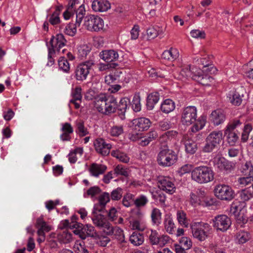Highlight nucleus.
Instances as JSON below:
<instances>
[{
  "mask_svg": "<svg viewBox=\"0 0 253 253\" xmlns=\"http://www.w3.org/2000/svg\"><path fill=\"white\" fill-rule=\"evenodd\" d=\"M99 56L104 61L110 63L117 60L119 55L118 52L114 50H106L101 51Z\"/></svg>",
  "mask_w": 253,
  "mask_h": 253,
  "instance_id": "nucleus-15",
  "label": "nucleus"
},
{
  "mask_svg": "<svg viewBox=\"0 0 253 253\" xmlns=\"http://www.w3.org/2000/svg\"><path fill=\"white\" fill-rule=\"evenodd\" d=\"M179 246L186 249V250L190 249L192 246V242L191 240L187 237H183L179 240Z\"/></svg>",
  "mask_w": 253,
  "mask_h": 253,
  "instance_id": "nucleus-43",
  "label": "nucleus"
},
{
  "mask_svg": "<svg viewBox=\"0 0 253 253\" xmlns=\"http://www.w3.org/2000/svg\"><path fill=\"white\" fill-rule=\"evenodd\" d=\"M107 169V167L103 164L92 163L90 165L88 171L93 176L97 177L103 174Z\"/></svg>",
  "mask_w": 253,
  "mask_h": 253,
  "instance_id": "nucleus-17",
  "label": "nucleus"
},
{
  "mask_svg": "<svg viewBox=\"0 0 253 253\" xmlns=\"http://www.w3.org/2000/svg\"><path fill=\"white\" fill-rule=\"evenodd\" d=\"M81 230L80 238L83 240H85L88 237H94L97 235L94 227L91 225L86 224Z\"/></svg>",
  "mask_w": 253,
  "mask_h": 253,
  "instance_id": "nucleus-20",
  "label": "nucleus"
},
{
  "mask_svg": "<svg viewBox=\"0 0 253 253\" xmlns=\"http://www.w3.org/2000/svg\"><path fill=\"white\" fill-rule=\"evenodd\" d=\"M147 234L150 243L152 245H157L160 236L157 232L150 230L147 231Z\"/></svg>",
  "mask_w": 253,
  "mask_h": 253,
  "instance_id": "nucleus-46",
  "label": "nucleus"
},
{
  "mask_svg": "<svg viewBox=\"0 0 253 253\" xmlns=\"http://www.w3.org/2000/svg\"><path fill=\"white\" fill-rule=\"evenodd\" d=\"M134 128L138 131H144L148 129L151 125L150 121L146 118H139L133 120Z\"/></svg>",
  "mask_w": 253,
  "mask_h": 253,
  "instance_id": "nucleus-14",
  "label": "nucleus"
},
{
  "mask_svg": "<svg viewBox=\"0 0 253 253\" xmlns=\"http://www.w3.org/2000/svg\"><path fill=\"white\" fill-rule=\"evenodd\" d=\"M191 36L196 39H204L206 37V33L204 31L199 30H193L190 32Z\"/></svg>",
  "mask_w": 253,
  "mask_h": 253,
  "instance_id": "nucleus-57",
  "label": "nucleus"
},
{
  "mask_svg": "<svg viewBox=\"0 0 253 253\" xmlns=\"http://www.w3.org/2000/svg\"><path fill=\"white\" fill-rule=\"evenodd\" d=\"M181 122L183 125H193L191 128L193 132L202 129L206 122V117L201 116L197 119V110L194 106H188L183 109L181 115Z\"/></svg>",
  "mask_w": 253,
  "mask_h": 253,
  "instance_id": "nucleus-1",
  "label": "nucleus"
},
{
  "mask_svg": "<svg viewBox=\"0 0 253 253\" xmlns=\"http://www.w3.org/2000/svg\"><path fill=\"white\" fill-rule=\"evenodd\" d=\"M178 222L182 226L187 227L189 224L188 220L186 217V213L183 211H178L176 213Z\"/></svg>",
  "mask_w": 253,
  "mask_h": 253,
  "instance_id": "nucleus-32",
  "label": "nucleus"
},
{
  "mask_svg": "<svg viewBox=\"0 0 253 253\" xmlns=\"http://www.w3.org/2000/svg\"><path fill=\"white\" fill-rule=\"evenodd\" d=\"M177 160V156L172 150L168 148L166 145L161 148L158 155V164L162 166L169 167L173 165Z\"/></svg>",
  "mask_w": 253,
  "mask_h": 253,
  "instance_id": "nucleus-3",
  "label": "nucleus"
},
{
  "mask_svg": "<svg viewBox=\"0 0 253 253\" xmlns=\"http://www.w3.org/2000/svg\"><path fill=\"white\" fill-rule=\"evenodd\" d=\"M94 146L97 153L102 156H107L110 152L112 146L109 143H107L105 140L98 138L94 141Z\"/></svg>",
  "mask_w": 253,
  "mask_h": 253,
  "instance_id": "nucleus-11",
  "label": "nucleus"
},
{
  "mask_svg": "<svg viewBox=\"0 0 253 253\" xmlns=\"http://www.w3.org/2000/svg\"><path fill=\"white\" fill-rule=\"evenodd\" d=\"M76 249V252L77 253H89L88 250L85 246V242L84 241L77 244Z\"/></svg>",
  "mask_w": 253,
  "mask_h": 253,
  "instance_id": "nucleus-64",
  "label": "nucleus"
},
{
  "mask_svg": "<svg viewBox=\"0 0 253 253\" xmlns=\"http://www.w3.org/2000/svg\"><path fill=\"white\" fill-rule=\"evenodd\" d=\"M175 108L174 102L171 99H166L161 104V109L163 112L168 114Z\"/></svg>",
  "mask_w": 253,
  "mask_h": 253,
  "instance_id": "nucleus-26",
  "label": "nucleus"
},
{
  "mask_svg": "<svg viewBox=\"0 0 253 253\" xmlns=\"http://www.w3.org/2000/svg\"><path fill=\"white\" fill-rule=\"evenodd\" d=\"M215 196L221 200L230 201L234 197V192L232 188L228 185L219 184L216 185L214 189Z\"/></svg>",
  "mask_w": 253,
  "mask_h": 253,
  "instance_id": "nucleus-7",
  "label": "nucleus"
},
{
  "mask_svg": "<svg viewBox=\"0 0 253 253\" xmlns=\"http://www.w3.org/2000/svg\"><path fill=\"white\" fill-rule=\"evenodd\" d=\"M105 108L107 110L104 112V114L108 115L112 113H114L117 109V100L115 98L112 96H108Z\"/></svg>",
  "mask_w": 253,
  "mask_h": 253,
  "instance_id": "nucleus-22",
  "label": "nucleus"
},
{
  "mask_svg": "<svg viewBox=\"0 0 253 253\" xmlns=\"http://www.w3.org/2000/svg\"><path fill=\"white\" fill-rule=\"evenodd\" d=\"M185 147L186 151L191 154L195 153L197 149V144L191 140H187L185 141Z\"/></svg>",
  "mask_w": 253,
  "mask_h": 253,
  "instance_id": "nucleus-35",
  "label": "nucleus"
},
{
  "mask_svg": "<svg viewBox=\"0 0 253 253\" xmlns=\"http://www.w3.org/2000/svg\"><path fill=\"white\" fill-rule=\"evenodd\" d=\"M213 227L217 232H224L231 225V219L225 214L218 215L212 219Z\"/></svg>",
  "mask_w": 253,
  "mask_h": 253,
  "instance_id": "nucleus-8",
  "label": "nucleus"
},
{
  "mask_svg": "<svg viewBox=\"0 0 253 253\" xmlns=\"http://www.w3.org/2000/svg\"><path fill=\"white\" fill-rule=\"evenodd\" d=\"M129 241L133 245L138 246L143 244L144 237L142 234L138 232H134L129 237Z\"/></svg>",
  "mask_w": 253,
  "mask_h": 253,
  "instance_id": "nucleus-25",
  "label": "nucleus"
},
{
  "mask_svg": "<svg viewBox=\"0 0 253 253\" xmlns=\"http://www.w3.org/2000/svg\"><path fill=\"white\" fill-rule=\"evenodd\" d=\"M110 7V4L107 0H94L92 8L95 11H106Z\"/></svg>",
  "mask_w": 253,
  "mask_h": 253,
  "instance_id": "nucleus-19",
  "label": "nucleus"
},
{
  "mask_svg": "<svg viewBox=\"0 0 253 253\" xmlns=\"http://www.w3.org/2000/svg\"><path fill=\"white\" fill-rule=\"evenodd\" d=\"M114 174L121 175L125 177L128 176V172L126 168L121 165H118L114 169Z\"/></svg>",
  "mask_w": 253,
  "mask_h": 253,
  "instance_id": "nucleus-50",
  "label": "nucleus"
},
{
  "mask_svg": "<svg viewBox=\"0 0 253 253\" xmlns=\"http://www.w3.org/2000/svg\"><path fill=\"white\" fill-rule=\"evenodd\" d=\"M122 203L126 207H129L134 204V196L131 193L126 194L123 197Z\"/></svg>",
  "mask_w": 253,
  "mask_h": 253,
  "instance_id": "nucleus-37",
  "label": "nucleus"
},
{
  "mask_svg": "<svg viewBox=\"0 0 253 253\" xmlns=\"http://www.w3.org/2000/svg\"><path fill=\"white\" fill-rule=\"evenodd\" d=\"M159 100V94L158 92H153L150 94L147 97V107L149 110H152L154 105Z\"/></svg>",
  "mask_w": 253,
  "mask_h": 253,
  "instance_id": "nucleus-24",
  "label": "nucleus"
},
{
  "mask_svg": "<svg viewBox=\"0 0 253 253\" xmlns=\"http://www.w3.org/2000/svg\"><path fill=\"white\" fill-rule=\"evenodd\" d=\"M57 240L61 244H68L72 240V234L66 230L63 231L58 234Z\"/></svg>",
  "mask_w": 253,
  "mask_h": 253,
  "instance_id": "nucleus-27",
  "label": "nucleus"
},
{
  "mask_svg": "<svg viewBox=\"0 0 253 253\" xmlns=\"http://www.w3.org/2000/svg\"><path fill=\"white\" fill-rule=\"evenodd\" d=\"M85 9L83 4H81L78 9L76 11V22L78 26L81 24V23L83 20L85 14Z\"/></svg>",
  "mask_w": 253,
  "mask_h": 253,
  "instance_id": "nucleus-40",
  "label": "nucleus"
},
{
  "mask_svg": "<svg viewBox=\"0 0 253 253\" xmlns=\"http://www.w3.org/2000/svg\"><path fill=\"white\" fill-rule=\"evenodd\" d=\"M94 64L92 60H88L78 65L74 72L75 79L81 82L85 80Z\"/></svg>",
  "mask_w": 253,
  "mask_h": 253,
  "instance_id": "nucleus-6",
  "label": "nucleus"
},
{
  "mask_svg": "<svg viewBox=\"0 0 253 253\" xmlns=\"http://www.w3.org/2000/svg\"><path fill=\"white\" fill-rule=\"evenodd\" d=\"M210 249L212 253H225V250L220 248L216 243H212L210 245Z\"/></svg>",
  "mask_w": 253,
  "mask_h": 253,
  "instance_id": "nucleus-60",
  "label": "nucleus"
},
{
  "mask_svg": "<svg viewBox=\"0 0 253 253\" xmlns=\"http://www.w3.org/2000/svg\"><path fill=\"white\" fill-rule=\"evenodd\" d=\"M252 129V127L251 125L247 124L245 126L241 137V139L243 142H246L248 139L249 134Z\"/></svg>",
  "mask_w": 253,
  "mask_h": 253,
  "instance_id": "nucleus-53",
  "label": "nucleus"
},
{
  "mask_svg": "<svg viewBox=\"0 0 253 253\" xmlns=\"http://www.w3.org/2000/svg\"><path fill=\"white\" fill-rule=\"evenodd\" d=\"M111 155L123 163H127L129 161V158L126 154L121 152L118 150L112 151Z\"/></svg>",
  "mask_w": 253,
  "mask_h": 253,
  "instance_id": "nucleus-30",
  "label": "nucleus"
},
{
  "mask_svg": "<svg viewBox=\"0 0 253 253\" xmlns=\"http://www.w3.org/2000/svg\"><path fill=\"white\" fill-rule=\"evenodd\" d=\"M189 202L193 207H197L201 204V199L199 196L194 193H191L190 195Z\"/></svg>",
  "mask_w": 253,
  "mask_h": 253,
  "instance_id": "nucleus-48",
  "label": "nucleus"
},
{
  "mask_svg": "<svg viewBox=\"0 0 253 253\" xmlns=\"http://www.w3.org/2000/svg\"><path fill=\"white\" fill-rule=\"evenodd\" d=\"M206 139L217 148L222 140V133L220 131H213L208 136Z\"/></svg>",
  "mask_w": 253,
  "mask_h": 253,
  "instance_id": "nucleus-21",
  "label": "nucleus"
},
{
  "mask_svg": "<svg viewBox=\"0 0 253 253\" xmlns=\"http://www.w3.org/2000/svg\"><path fill=\"white\" fill-rule=\"evenodd\" d=\"M148 40H150L155 39L158 36V32L154 27L149 28L147 30Z\"/></svg>",
  "mask_w": 253,
  "mask_h": 253,
  "instance_id": "nucleus-63",
  "label": "nucleus"
},
{
  "mask_svg": "<svg viewBox=\"0 0 253 253\" xmlns=\"http://www.w3.org/2000/svg\"><path fill=\"white\" fill-rule=\"evenodd\" d=\"M242 124V123L239 119H235L231 121H230L228 125L227 126L225 130H229L234 131V129L236 128L238 126H240Z\"/></svg>",
  "mask_w": 253,
  "mask_h": 253,
  "instance_id": "nucleus-55",
  "label": "nucleus"
},
{
  "mask_svg": "<svg viewBox=\"0 0 253 253\" xmlns=\"http://www.w3.org/2000/svg\"><path fill=\"white\" fill-rule=\"evenodd\" d=\"M246 177H240L238 179L239 183L242 186H249L252 187L253 183V175H247Z\"/></svg>",
  "mask_w": 253,
  "mask_h": 253,
  "instance_id": "nucleus-38",
  "label": "nucleus"
},
{
  "mask_svg": "<svg viewBox=\"0 0 253 253\" xmlns=\"http://www.w3.org/2000/svg\"><path fill=\"white\" fill-rule=\"evenodd\" d=\"M182 76L190 77L193 80H195L204 85H209L212 81V78L210 76L203 74V72L200 70L195 72L192 71L190 68H185L181 71Z\"/></svg>",
  "mask_w": 253,
  "mask_h": 253,
  "instance_id": "nucleus-4",
  "label": "nucleus"
},
{
  "mask_svg": "<svg viewBox=\"0 0 253 253\" xmlns=\"http://www.w3.org/2000/svg\"><path fill=\"white\" fill-rule=\"evenodd\" d=\"M67 42L64 36L61 34H57L55 36H52L49 42H46L48 50H49V54L55 53V51L59 52Z\"/></svg>",
  "mask_w": 253,
  "mask_h": 253,
  "instance_id": "nucleus-9",
  "label": "nucleus"
},
{
  "mask_svg": "<svg viewBox=\"0 0 253 253\" xmlns=\"http://www.w3.org/2000/svg\"><path fill=\"white\" fill-rule=\"evenodd\" d=\"M235 216L237 224L240 225L241 227H243L248 222V217L243 211L239 212Z\"/></svg>",
  "mask_w": 253,
  "mask_h": 253,
  "instance_id": "nucleus-49",
  "label": "nucleus"
},
{
  "mask_svg": "<svg viewBox=\"0 0 253 253\" xmlns=\"http://www.w3.org/2000/svg\"><path fill=\"white\" fill-rule=\"evenodd\" d=\"M77 129L79 134L81 136H84L88 134V132L83 122H79L77 123Z\"/></svg>",
  "mask_w": 253,
  "mask_h": 253,
  "instance_id": "nucleus-56",
  "label": "nucleus"
},
{
  "mask_svg": "<svg viewBox=\"0 0 253 253\" xmlns=\"http://www.w3.org/2000/svg\"><path fill=\"white\" fill-rule=\"evenodd\" d=\"M129 102V99L125 97L121 99L118 105L117 104V108L121 112L120 114H125Z\"/></svg>",
  "mask_w": 253,
  "mask_h": 253,
  "instance_id": "nucleus-36",
  "label": "nucleus"
},
{
  "mask_svg": "<svg viewBox=\"0 0 253 253\" xmlns=\"http://www.w3.org/2000/svg\"><path fill=\"white\" fill-rule=\"evenodd\" d=\"M148 202L147 198L144 196H141L136 199H134V204L137 207H143Z\"/></svg>",
  "mask_w": 253,
  "mask_h": 253,
  "instance_id": "nucleus-61",
  "label": "nucleus"
},
{
  "mask_svg": "<svg viewBox=\"0 0 253 253\" xmlns=\"http://www.w3.org/2000/svg\"><path fill=\"white\" fill-rule=\"evenodd\" d=\"M227 97L229 98V102L235 106H239L242 101L241 95L236 91L230 92Z\"/></svg>",
  "mask_w": 253,
  "mask_h": 253,
  "instance_id": "nucleus-28",
  "label": "nucleus"
},
{
  "mask_svg": "<svg viewBox=\"0 0 253 253\" xmlns=\"http://www.w3.org/2000/svg\"><path fill=\"white\" fill-rule=\"evenodd\" d=\"M132 107L135 112L141 110L140 96L139 94H134L132 101Z\"/></svg>",
  "mask_w": 253,
  "mask_h": 253,
  "instance_id": "nucleus-45",
  "label": "nucleus"
},
{
  "mask_svg": "<svg viewBox=\"0 0 253 253\" xmlns=\"http://www.w3.org/2000/svg\"><path fill=\"white\" fill-rule=\"evenodd\" d=\"M101 210L95 206L92 212L91 217L93 224L99 228H102V226L108 221L103 215L98 213Z\"/></svg>",
  "mask_w": 253,
  "mask_h": 253,
  "instance_id": "nucleus-13",
  "label": "nucleus"
},
{
  "mask_svg": "<svg viewBox=\"0 0 253 253\" xmlns=\"http://www.w3.org/2000/svg\"><path fill=\"white\" fill-rule=\"evenodd\" d=\"M210 119L214 125L218 126L225 121V115L222 110L217 109L212 111L210 116Z\"/></svg>",
  "mask_w": 253,
  "mask_h": 253,
  "instance_id": "nucleus-18",
  "label": "nucleus"
},
{
  "mask_svg": "<svg viewBox=\"0 0 253 253\" xmlns=\"http://www.w3.org/2000/svg\"><path fill=\"white\" fill-rule=\"evenodd\" d=\"M114 227H113L111 224L108 222V221L102 226V228L101 229H103L104 232L107 235H113V230L114 229Z\"/></svg>",
  "mask_w": 253,
  "mask_h": 253,
  "instance_id": "nucleus-59",
  "label": "nucleus"
},
{
  "mask_svg": "<svg viewBox=\"0 0 253 253\" xmlns=\"http://www.w3.org/2000/svg\"><path fill=\"white\" fill-rule=\"evenodd\" d=\"M241 171L245 175H253V167L250 162L242 165Z\"/></svg>",
  "mask_w": 253,
  "mask_h": 253,
  "instance_id": "nucleus-41",
  "label": "nucleus"
},
{
  "mask_svg": "<svg viewBox=\"0 0 253 253\" xmlns=\"http://www.w3.org/2000/svg\"><path fill=\"white\" fill-rule=\"evenodd\" d=\"M119 66L117 63H109L107 64L100 63L97 65L99 71H106L110 69L116 68Z\"/></svg>",
  "mask_w": 253,
  "mask_h": 253,
  "instance_id": "nucleus-44",
  "label": "nucleus"
},
{
  "mask_svg": "<svg viewBox=\"0 0 253 253\" xmlns=\"http://www.w3.org/2000/svg\"><path fill=\"white\" fill-rule=\"evenodd\" d=\"M224 162H225V158L221 157H215L213 160L214 166L221 171H223Z\"/></svg>",
  "mask_w": 253,
  "mask_h": 253,
  "instance_id": "nucleus-58",
  "label": "nucleus"
},
{
  "mask_svg": "<svg viewBox=\"0 0 253 253\" xmlns=\"http://www.w3.org/2000/svg\"><path fill=\"white\" fill-rule=\"evenodd\" d=\"M77 26L78 25L77 24V22H76V24L73 23H69L65 28V33L69 36H74L77 32Z\"/></svg>",
  "mask_w": 253,
  "mask_h": 253,
  "instance_id": "nucleus-51",
  "label": "nucleus"
},
{
  "mask_svg": "<svg viewBox=\"0 0 253 253\" xmlns=\"http://www.w3.org/2000/svg\"><path fill=\"white\" fill-rule=\"evenodd\" d=\"M159 188L169 194L175 192V187L169 177H164L159 179L158 181Z\"/></svg>",
  "mask_w": 253,
  "mask_h": 253,
  "instance_id": "nucleus-12",
  "label": "nucleus"
},
{
  "mask_svg": "<svg viewBox=\"0 0 253 253\" xmlns=\"http://www.w3.org/2000/svg\"><path fill=\"white\" fill-rule=\"evenodd\" d=\"M113 235L121 242H123L125 240V236L123 231L119 227L115 226L114 227Z\"/></svg>",
  "mask_w": 253,
  "mask_h": 253,
  "instance_id": "nucleus-47",
  "label": "nucleus"
},
{
  "mask_svg": "<svg viewBox=\"0 0 253 253\" xmlns=\"http://www.w3.org/2000/svg\"><path fill=\"white\" fill-rule=\"evenodd\" d=\"M162 213L157 208L153 209L151 212V219L153 223L154 224L159 225L161 222Z\"/></svg>",
  "mask_w": 253,
  "mask_h": 253,
  "instance_id": "nucleus-34",
  "label": "nucleus"
},
{
  "mask_svg": "<svg viewBox=\"0 0 253 253\" xmlns=\"http://www.w3.org/2000/svg\"><path fill=\"white\" fill-rule=\"evenodd\" d=\"M36 225L39 228V229L43 230L46 232H48L50 230V227L47 225L46 223L42 218H39L37 219Z\"/></svg>",
  "mask_w": 253,
  "mask_h": 253,
  "instance_id": "nucleus-54",
  "label": "nucleus"
},
{
  "mask_svg": "<svg viewBox=\"0 0 253 253\" xmlns=\"http://www.w3.org/2000/svg\"><path fill=\"white\" fill-rule=\"evenodd\" d=\"M179 56V52L175 48H170L169 50H165L162 55L163 59L173 61Z\"/></svg>",
  "mask_w": 253,
  "mask_h": 253,
  "instance_id": "nucleus-23",
  "label": "nucleus"
},
{
  "mask_svg": "<svg viewBox=\"0 0 253 253\" xmlns=\"http://www.w3.org/2000/svg\"><path fill=\"white\" fill-rule=\"evenodd\" d=\"M108 96L104 94H100L95 98L94 107L98 112L102 114L107 110V108H105V105L107 103L106 100Z\"/></svg>",
  "mask_w": 253,
  "mask_h": 253,
  "instance_id": "nucleus-16",
  "label": "nucleus"
},
{
  "mask_svg": "<svg viewBox=\"0 0 253 253\" xmlns=\"http://www.w3.org/2000/svg\"><path fill=\"white\" fill-rule=\"evenodd\" d=\"M224 135L227 136L228 143L231 145H234L239 138L238 134L233 131L225 130Z\"/></svg>",
  "mask_w": 253,
  "mask_h": 253,
  "instance_id": "nucleus-31",
  "label": "nucleus"
},
{
  "mask_svg": "<svg viewBox=\"0 0 253 253\" xmlns=\"http://www.w3.org/2000/svg\"><path fill=\"white\" fill-rule=\"evenodd\" d=\"M122 189L119 187L112 191L111 193L110 198L112 200L118 201L121 199L122 197Z\"/></svg>",
  "mask_w": 253,
  "mask_h": 253,
  "instance_id": "nucleus-52",
  "label": "nucleus"
},
{
  "mask_svg": "<svg viewBox=\"0 0 253 253\" xmlns=\"http://www.w3.org/2000/svg\"><path fill=\"white\" fill-rule=\"evenodd\" d=\"M58 66L60 69L68 73L70 70V64L66 58L61 57L58 60Z\"/></svg>",
  "mask_w": 253,
  "mask_h": 253,
  "instance_id": "nucleus-39",
  "label": "nucleus"
},
{
  "mask_svg": "<svg viewBox=\"0 0 253 253\" xmlns=\"http://www.w3.org/2000/svg\"><path fill=\"white\" fill-rule=\"evenodd\" d=\"M231 211L236 216L239 212H242L243 211H242V207L240 205V204L238 202L234 203L231 205Z\"/></svg>",
  "mask_w": 253,
  "mask_h": 253,
  "instance_id": "nucleus-62",
  "label": "nucleus"
},
{
  "mask_svg": "<svg viewBox=\"0 0 253 253\" xmlns=\"http://www.w3.org/2000/svg\"><path fill=\"white\" fill-rule=\"evenodd\" d=\"M192 179L200 183H207L214 179V173L210 167L200 166L194 168L191 172Z\"/></svg>",
  "mask_w": 253,
  "mask_h": 253,
  "instance_id": "nucleus-2",
  "label": "nucleus"
},
{
  "mask_svg": "<svg viewBox=\"0 0 253 253\" xmlns=\"http://www.w3.org/2000/svg\"><path fill=\"white\" fill-rule=\"evenodd\" d=\"M236 238L239 244H244L250 240L251 236L249 232L240 230L236 233Z\"/></svg>",
  "mask_w": 253,
  "mask_h": 253,
  "instance_id": "nucleus-29",
  "label": "nucleus"
},
{
  "mask_svg": "<svg viewBox=\"0 0 253 253\" xmlns=\"http://www.w3.org/2000/svg\"><path fill=\"white\" fill-rule=\"evenodd\" d=\"M164 224L167 232L169 234H173L174 232L175 226L172 219L169 217L165 218Z\"/></svg>",
  "mask_w": 253,
  "mask_h": 253,
  "instance_id": "nucleus-42",
  "label": "nucleus"
},
{
  "mask_svg": "<svg viewBox=\"0 0 253 253\" xmlns=\"http://www.w3.org/2000/svg\"><path fill=\"white\" fill-rule=\"evenodd\" d=\"M208 224L202 222H194L191 225V230L193 237L199 241H203L208 237L204 228L208 226Z\"/></svg>",
  "mask_w": 253,
  "mask_h": 253,
  "instance_id": "nucleus-10",
  "label": "nucleus"
},
{
  "mask_svg": "<svg viewBox=\"0 0 253 253\" xmlns=\"http://www.w3.org/2000/svg\"><path fill=\"white\" fill-rule=\"evenodd\" d=\"M239 194L241 199L244 202L249 200L253 196V193L250 187L241 190Z\"/></svg>",
  "mask_w": 253,
  "mask_h": 253,
  "instance_id": "nucleus-33",
  "label": "nucleus"
},
{
  "mask_svg": "<svg viewBox=\"0 0 253 253\" xmlns=\"http://www.w3.org/2000/svg\"><path fill=\"white\" fill-rule=\"evenodd\" d=\"M84 25L89 31L98 32L103 29L104 21L97 16L89 15L85 17Z\"/></svg>",
  "mask_w": 253,
  "mask_h": 253,
  "instance_id": "nucleus-5",
  "label": "nucleus"
}]
</instances>
